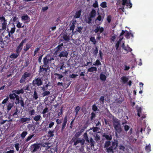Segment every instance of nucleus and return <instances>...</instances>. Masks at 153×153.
Listing matches in <instances>:
<instances>
[{
	"mask_svg": "<svg viewBox=\"0 0 153 153\" xmlns=\"http://www.w3.org/2000/svg\"><path fill=\"white\" fill-rule=\"evenodd\" d=\"M124 36L126 38H128L131 37L133 38L134 36L133 33H131V31H130L129 32L127 30H122L121 32L119 38H124Z\"/></svg>",
	"mask_w": 153,
	"mask_h": 153,
	"instance_id": "nucleus-1",
	"label": "nucleus"
},
{
	"mask_svg": "<svg viewBox=\"0 0 153 153\" xmlns=\"http://www.w3.org/2000/svg\"><path fill=\"white\" fill-rule=\"evenodd\" d=\"M113 126L115 131H116V135H117V132L120 133L122 131L121 125L120 122L118 120L116 119H114L113 122Z\"/></svg>",
	"mask_w": 153,
	"mask_h": 153,
	"instance_id": "nucleus-2",
	"label": "nucleus"
},
{
	"mask_svg": "<svg viewBox=\"0 0 153 153\" xmlns=\"http://www.w3.org/2000/svg\"><path fill=\"white\" fill-rule=\"evenodd\" d=\"M122 5L123 6L119 8L122 12H124V6L126 5L127 8H130L132 6V4L130 0H122Z\"/></svg>",
	"mask_w": 153,
	"mask_h": 153,
	"instance_id": "nucleus-3",
	"label": "nucleus"
},
{
	"mask_svg": "<svg viewBox=\"0 0 153 153\" xmlns=\"http://www.w3.org/2000/svg\"><path fill=\"white\" fill-rule=\"evenodd\" d=\"M122 39H120L117 42L116 44V49H117L119 45H122L123 48L125 50L130 51H132V49L130 48H126L124 47V43L123 41H122Z\"/></svg>",
	"mask_w": 153,
	"mask_h": 153,
	"instance_id": "nucleus-4",
	"label": "nucleus"
},
{
	"mask_svg": "<svg viewBox=\"0 0 153 153\" xmlns=\"http://www.w3.org/2000/svg\"><path fill=\"white\" fill-rule=\"evenodd\" d=\"M96 15V12L95 10L94 9H92L91 11L89 14V17L88 18V21H87V23L90 24L91 23L92 21V19L94 18Z\"/></svg>",
	"mask_w": 153,
	"mask_h": 153,
	"instance_id": "nucleus-5",
	"label": "nucleus"
},
{
	"mask_svg": "<svg viewBox=\"0 0 153 153\" xmlns=\"http://www.w3.org/2000/svg\"><path fill=\"white\" fill-rule=\"evenodd\" d=\"M111 145L109 148L107 149V152H109L112 151L113 149H115L118 146V142L116 140H114V141L112 142Z\"/></svg>",
	"mask_w": 153,
	"mask_h": 153,
	"instance_id": "nucleus-6",
	"label": "nucleus"
},
{
	"mask_svg": "<svg viewBox=\"0 0 153 153\" xmlns=\"http://www.w3.org/2000/svg\"><path fill=\"white\" fill-rule=\"evenodd\" d=\"M31 76V74L29 73L26 72L24 73V74L22 76V78L20 80V83H23L26 80L28 77H29Z\"/></svg>",
	"mask_w": 153,
	"mask_h": 153,
	"instance_id": "nucleus-7",
	"label": "nucleus"
},
{
	"mask_svg": "<svg viewBox=\"0 0 153 153\" xmlns=\"http://www.w3.org/2000/svg\"><path fill=\"white\" fill-rule=\"evenodd\" d=\"M40 144H39L35 143L32 145L31 146V149L32 153H34L40 149Z\"/></svg>",
	"mask_w": 153,
	"mask_h": 153,
	"instance_id": "nucleus-8",
	"label": "nucleus"
},
{
	"mask_svg": "<svg viewBox=\"0 0 153 153\" xmlns=\"http://www.w3.org/2000/svg\"><path fill=\"white\" fill-rule=\"evenodd\" d=\"M42 81L39 78H37L33 81V84L34 85L40 86L42 84Z\"/></svg>",
	"mask_w": 153,
	"mask_h": 153,
	"instance_id": "nucleus-9",
	"label": "nucleus"
},
{
	"mask_svg": "<svg viewBox=\"0 0 153 153\" xmlns=\"http://www.w3.org/2000/svg\"><path fill=\"white\" fill-rule=\"evenodd\" d=\"M25 39L23 40L21 43L19 45L18 47L16 49V52L17 53H18L22 49V47L23 45V44L24 42H25Z\"/></svg>",
	"mask_w": 153,
	"mask_h": 153,
	"instance_id": "nucleus-10",
	"label": "nucleus"
},
{
	"mask_svg": "<svg viewBox=\"0 0 153 153\" xmlns=\"http://www.w3.org/2000/svg\"><path fill=\"white\" fill-rule=\"evenodd\" d=\"M68 53L65 51H64L60 52L59 56L61 58L63 57H67L68 55Z\"/></svg>",
	"mask_w": 153,
	"mask_h": 153,
	"instance_id": "nucleus-11",
	"label": "nucleus"
},
{
	"mask_svg": "<svg viewBox=\"0 0 153 153\" xmlns=\"http://www.w3.org/2000/svg\"><path fill=\"white\" fill-rule=\"evenodd\" d=\"M63 46V45L62 44L60 45H58L55 48V52L54 53V54H57V52L59 51H61L62 50V47Z\"/></svg>",
	"mask_w": 153,
	"mask_h": 153,
	"instance_id": "nucleus-12",
	"label": "nucleus"
},
{
	"mask_svg": "<svg viewBox=\"0 0 153 153\" xmlns=\"http://www.w3.org/2000/svg\"><path fill=\"white\" fill-rule=\"evenodd\" d=\"M76 20H73L72 22L71 25L70 27V30H72L73 31L75 27V25L76 24Z\"/></svg>",
	"mask_w": 153,
	"mask_h": 153,
	"instance_id": "nucleus-13",
	"label": "nucleus"
},
{
	"mask_svg": "<svg viewBox=\"0 0 153 153\" xmlns=\"http://www.w3.org/2000/svg\"><path fill=\"white\" fill-rule=\"evenodd\" d=\"M32 118L33 120L36 121H40L42 118L40 114H36Z\"/></svg>",
	"mask_w": 153,
	"mask_h": 153,
	"instance_id": "nucleus-14",
	"label": "nucleus"
},
{
	"mask_svg": "<svg viewBox=\"0 0 153 153\" xmlns=\"http://www.w3.org/2000/svg\"><path fill=\"white\" fill-rule=\"evenodd\" d=\"M82 13V10L80 9L78 11L76 12L75 15L74 16V18H79L81 15Z\"/></svg>",
	"mask_w": 153,
	"mask_h": 153,
	"instance_id": "nucleus-15",
	"label": "nucleus"
},
{
	"mask_svg": "<svg viewBox=\"0 0 153 153\" xmlns=\"http://www.w3.org/2000/svg\"><path fill=\"white\" fill-rule=\"evenodd\" d=\"M21 19L22 21H26V22H27L30 21V18L29 16L27 15L22 16L21 17Z\"/></svg>",
	"mask_w": 153,
	"mask_h": 153,
	"instance_id": "nucleus-16",
	"label": "nucleus"
},
{
	"mask_svg": "<svg viewBox=\"0 0 153 153\" xmlns=\"http://www.w3.org/2000/svg\"><path fill=\"white\" fill-rule=\"evenodd\" d=\"M67 116H66L64 119V120L63 121V123L62 124V130H63L64 128H65V126L66 125V124L67 123Z\"/></svg>",
	"mask_w": 153,
	"mask_h": 153,
	"instance_id": "nucleus-17",
	"label": "nucleus"
},
{
	"mask_svg": "<svg viewBox=\"0 0 153 153\" xmlns=\"http://www.w3.org/2000/svg\"><path fill=\"white\" fill-rule=\"evenodd\" d=\"M18 95L15 93L10 94H9V98L10 99L14 100Z\"/></svg>",
	"mask_w": 153,
	"mask_h": 153,
	"instance_id": "nucleus-18",
	"label": "nucleus"
},
{
	"mask_svg": "<svg viewBox=\"0 0 153 153\" xmlns=\"http://www.w3.org/2000/svg\"><path fill=\"white\" fill-rule=\"evenodd\" d=\"M97 71V68L96 67H91L89 68H88V72H91L94 71Z\"/></svg>",
	"mask_w": 153,
	"mask_h": 153,
	"instance_id": "nucleus-19",
	"label": "nucleus"
},
{
	"mask_svg": "<svg viewBox=\"0 0 153 153\" xmlns=\"http://www.w3.org/2000/svg\"><path fill=\"white\" fill-rule=\"evenodd\" d=\"M14 105V103H9L8 104V105H7V111L8 112L9 110L11 109L13 107Z\"/></svg>",
	"mask_w": 153,
	"mask_h": 153,
	"instance_id": "nucleus-20",
	"label": "nucleus"
},
{
	"mask_svg": "<svg viewBox=\"0 0 153 153\" xmlns=\"http://www.w3.org/2000/svg\"><path fill=\"white\" fill-rule=\"evenodd\" d=\"M30 118H24L22 117L20 119V122L22 123H24L30 120Z\"/></svg>",
	"mask_w": 153,
	"mask_h": 153,
	"instance_id": "nucleus-21",
	"label": "nucleus"
},
{
	"mask_svg": "<svg viewBox=\"0 0 153 153\" xmlns=\"http://www.w3.org/2000/svg\"><path fill=\"white\" fill-rule=\"evenodd\" d=\"M24 92L23 89H21L18 90H14L12 91L13 92L15 93L18 94H19L21 93L22 94L24 93Z\"/></svg>",
	"mask_w": 153,
	"mask_h": 153,
	"instance_id": "nucleus-22",
	"label": "nucleus"
},
{
	"mask_svg": "<svg viewBox=\"0 0 153 153\" xmlns=\"http://www.w3.org/2000/svg\"><path fill=\"white\" fill-rule=\"evenodd\" d=\"M3 22L2 23V30H5L6 28V26L7 25V20L3 21Z\"/></svg>",
	"mask_w": 153,
	"mask_h": 153,
	"instance_id": "nucleus-23",
	"label": "nucleus"
},
{
	"mask_svg": "<svg viewBox=\"0 0 153 153\" xmlns=\"http://www.w3.org/2000/svg\"><path fill=\"white\" fill-rule=\"evenodd\" d=\"M103 136L104 137H105L106 139L108 140H111L112 138V137L111 135H109L106 134H104L103 135Z\"/></svg>",
	"mask_w": 153,
	"mask_h": 153,
	"instance_id": "nucleus-24",
	"label": "nucleus"
},
{
	"mask_svg": "<svg viewBox=\"0 0 153 153\" xmlns=\"http://www.w3.org/2000/svg\"><path fill=\"white\" fill-rule=\"evenodd\" d=\"M100 78L102 81H105L106 78V77L104 74H101L100 75Z\"/></svg>",
	"mask_w": 153,
	"mask_h": 153,
	"instance_id": "nucleus-25",
	"label": "nucleus"
},
{
	"mask_svg": "<svg viewBox=\"0 0 153 153\" xmlns=\"http://www.w3.org/2000/svg\"><path fill=\"white\" fill-rule=\"evenodd\" d=\"M15 30V26H14L13 27L11 28L10 31H8L9 35L10 36V34L12 35L14 33Z\"/></svg>",
	"mask_w": 153,
	"mask_h": 153,
	"instance_id": "nucleus-26",
	"label": "nucleus"
},
{
	"mask_svg": "<svg viewBox=\"0 0 153 153\" xmlns=\"http://www.w3.org/2000/svg\"><path fill=\"white\" fill-rule=\"evenodd\" d=\"M121 80L123 83H125L128 80V78L126 76H123L121 78Z\"/></svg>",
	"mask_w": 153,
	"mask_h": 153,
	"instance_id": "nucleus-27",
	"label": "nucleus"
},
{
	"mask_svg": "<svg viewBox=\"0 0 153 153\" xmlns=\"http://www.w3.org/2000/svg\"><path fill=\"white\" fill-rule=\"evenodd\" d=\"M137 115L139 117H140V114L141 112V108L140 107H137Z\"/></svg>",
	"mask_w": 153,
	"mask_h": 153,
	"instance_id": "nucleus-28",
	"label": "nucleus"
},
{
	"mask_svg": "<svg viewBox=\"0 0 153 153\" xmlns=\"http://www.w3.org/2000/svg\"><path fill=\"white\" fill-rule=\"evenodd\" d=\"M31 45L30 44H27L25 46L24 48V50L26 51H27L30 48Z\"/></svg>",
	"mask_w": 153,
	"mask_h": 153,
	"instance_id": "nucleus-29",
	"label": "nucleus"
},
{
	"mask_svg": "<svg viewBox=\"0 0 153 153\" xmlns=\"http://www.w3.org/2000/svg\"><path fill=\"white\" fill-rule=\"evenodd\" d=\"M77 28L76 29V31L79 33H81L83 27L79 26L78 25H77Z\"/></svg>",
	"mask_w": 153,
	"mask_h": 153,
	"instance_id": "nucleus-30",
	"label": "nucleus"
},
{
	"mask_svg": "<svg viewBox=\"0 0 153 153\" xmlns=\"http://www.w3.org/2000/svg\"><path fill=\"white\" fill-rule=\"evenodd\" d=\"M111 145V142L109 141H106L105 142L104 145V147L106 148H109L108 147Z\"/></svg>",
	"mask_w": 153,
	"mask_h": 153,
	"instance_id": "nucleus-31",
	"label": "nucleus"
},
{
	"mask_svg": "<svg viewBox=\"0 0 153 153\" xmlns=\"http://www.w3.org/2000/svg\"><path fill=\"white\" fill-rule=\"evenodd\" d=\"M146 151L149 152H150L151 149V145L149 144L148 146H146Z\"/></svg>",
	"mask_w": 153,
	"mask_h": 153,
	"instance_id": "nucleus-32",
	"label": "nucleus"
},
{
	"mask_svg": "<svg viewBox=\"0 0 153 153\" xmlns=\"http://www.w3.org/2000/svg\"><path fill=\"white\" fill-rule=\"evenodd\" d=\"M33 97L36 100L38 98V96L37 93L36 91H34V94L33 95Z\"/></svg>",
	"mask_w": 153,
	"mask_h": 153,
	"instance_id": "nucleus-33",
	"label": "nucleus"
},
{
	"mask_svg": "<svg viewBox=\"0 0 153 153\" xmlns=\"http://www.w3.org/2000/svg\"><path fill=\"white\" fill-rule=\"evenodd\" d=\"M103 19H102V16H101L99 15L95 19V21L96 22L97 21H101V22H102Z\"/></svg>",
	"mask_w": 153,
	"mask_h": 153,
	"instance_id": "nucleus-34",
	"label": "nucleus"
},
{
	"mask_svg": "<svg viewBox=\"0 0 153 153\" xmlns=\"http://www.w3.org/2000/svg\"><path fill=\"white\" fill-rule=\"evenodd\" d=\"M27 127L30 130H31L32 131L34 130L35 129V127L34 126L31 124H29L27 126Z\"/></svg>",
	"mask_w": 153,
	"mask_h": 153,
	"instance_id": "nucleus-35",
	"label": "nucleus"
},
{
	"mask_svg": "<svg viewBox=\"0 0 153 153\" xmlns=\"http://www.w3.org/2000/svg\"><path fill=\"white\" fill-rule=\"evenodd\" d=\"M100 6L103 8H105L107 7V3L106 2H103L100 4Z\"/></svg>",
	"mask_w": 153,
	"mask_h": 153,
	"instance_id": "nucleus-36",
	"label": "nucleus"
},
{
	"mask_svg": "<svg viewBox=\"0 0 153 153\" xmlns=\"http://www.w3.org/2000/svg\"><path fill=\"white\" fill-rule=\"evenodd\" d=\"M88 142L90 143V144L91 146H94V142L92 138H90V140H89V142Z\"/></svg>",
	"mask_w": 153,
	"mask_h": 153,
	"instance_id": "nucleus-37",
	"label": "nucleus"
},
{
	"mask_svg": "<svg viewBox=\"0 0 153 153\" xmlns=\"http://www.w3.org/2000/svg\"><path fill=\"white\" fill-rule=\"evenodd\" d=\"M54 132V131H49L48 132V134L49 136L50 137H52L54 136L53 133Z\"/></svg>",
	"mask_w": 153,
	"mask_h": 153,
	"instance_id": "nucleus-38",
	"label": "nucleus"
},
{
	"mask_svg": "<svg viewBox=\"0 0 153 153\" xmlns=\"http://www.w3.org/2000/svg\"><path fill=\"white\" fill-rule=\"evenodd\" d=\"M18 55L19 54L18 53H17L16 54L13 53L10 55V57L11 58L15 59L16 58L18 57Z\"/></svg>",
	"mask_w": 153,
	"mask_h": 153,
	"instance_id": "nucleus-39",
	"label": "nucleus"
},
{
	"mask_svg": "<svg viewBox=\"0 0 153 153\" xmlns=\"http://www.w3.org/2000/svg\"><path fill=\"white\" fill-rule=\"evenodd\" d=\"M44 63L45 65H47L48 64V59L47 57H45L44 59Z\"/></svg>",
	"mask_w": 153,
	"mask_h": 153,
	"instance_id": "nucleus-40",
	"label": "nucleus"
},
{
	"mask_svg": "<svg viewBox=\"0 0 153 153\" xmlns=\"http://www.w3.org/2000/svg\"><path fill=\"white\" fill-rule=\"evenodd\" d=\"M22 23L20 22H18L17 24L16 27L18 28H20L21 27H24V25L22 26Z\"/></svg>",
	"mask_w": 153,
	"mask_h": 153,
	"instance_id": "nucleus-41",
	"label": "nucleus"
},
{
	"mask_svg": "<svg viewBox=\"0 0 153 153\" xmlns=\"http://www.w3.org/2000/svg\"><path fill=\"white\" fill-rule=\"evenodd\" d=\"M111 15H109L107 17V20L108 23H110L111 21Z\"/></svg>",
	"mask_w": 153,
	"mask_h": 153,
	"instance_id": "nucleus-42",
	"label": "nucleus"
},
{
	"mask_svg": "<svg viewBox=\"0 0 153 153\" xmlns=\"http://www.w3.org/2000/svg\"><path fill=\"white\" fill-rule=\"evenodd\" d=\"M101 64V63L100 61L99 60H96V62L93 64L94 65L98 66L100 65Z\"/></svg>",
	"mask_w": 153,
	"mask_h": 153,
	"instance_id": "nucleus-43",
	"label": "nucleus"
},
{
	"mask_svg": "<svg viewBox=\"0 0 153 153\" xmlns=\"http://www.w3.org/2000/svg\"><path fill=\"white\" fill-rule=\"evenodd\" d=\"M27 132L24 131L23 132L21 135V137L23 138H24L27 135Z\"/></svg>",
	"mask_w": 153,
	"mask_h": 153,
	"instance_id": "nucleus-44",
	"label": "nucleus"
},
{
	"mask_svg": "<svg viewBox=\"0 0 153 153\" xmlns=\"http://www.w3.org/2000/svg\"><path fill=\"white\" fill-rule=\"evenodd\" d=\"M92 6L94 8L97 7H98V2L97 1H95L94 3L93 4Z\"/></svg>",
	"mask_w": 153,
	"mask_h": 153,
	"instance_id": "nucleus-45",
	"label": "nucleus"
},
{
	"mask_svg": "<svg viewBox=\"0 0 153 153\" xmlns=\"http://www.w3.org/2000/svg\"><path fill=\"white\" fill-rule=\"evenodd\" d=\"M80 108L79 106H77V107H76L75 109V111L76 112V116L77 115L78 112L79 111V110H80Z\"/></svg>",
	"mask_w": 153,
	"mask_h": 153,
	"instance_id": "nucleus-46",
	"label": "nucleus"
},
{
	"mask_svg": "<svg viewBox=\"0 0 153 153\" xmlns=\"http://www.w3.org/2000/svg\"><path fill=\"white\" fill-rule=\"evenodd\" d=\"M19 97L18 95L16 98V102L15 103L16 104H19Z\"/></svg>",
	"mask_w": 153,
	"mask_h": 153,
	"instance_id": "nucleus-47",
	"label": "nucleus"
},
{
	"mask_svg": "<svg viewBox=\"0 0 153 153\" xmlns=\"http://www.w3.org/2000/svg\"><path fill=\"white\" fill-rule=\"evenodd\" d=\"M54 75L58 76L57 78L58 79H61L63 77V76L61 74H59L57 73H55Z\"/></svg>",
	"mask_w": 153,
	"mask_h": 153,
	"instance_id": "nucleus-48",
	"label": "nucleus"
},
{
	"mask_svg": "<svg viewBox=\"0 0 153 153\" xmlns=\"http://www.w3.org/2000/svg\"><path fill=\"white\" fill-rule=\"evenodd\" d=\"M34 134H32L28 136L26 139V141L27 142L30 140L34 136Z\"/></svg>",
	"mask_w": 153,
	"mask_h": 153,
	"instance_id": "nucleus-49",
	"label": "nucleus"
},
{
	"mask_svg": "<svg viewBox=\"0 0 153 153\" xmlns=\"http://www.w3.org/2000/svg\"><path fill=\"white\" fill-rule=\"evenodd\" d=\"M50 93V92L49 91H45L43 93L42 95L43 97H44L49 94Z\"/></svg>",
	"mask_w": 153,
	"mask_h": 153,
	"instance_id": "nucleus-50",
	"label": "nucleus"
},
{
	"mask_svg": "<svg viewBox=\"0 0 153 153\" xmlns=\"http://www.w3.org/2000/svg\"><path fill=\"white\" fill-rule=\"evenodd\" d=\"M91 130H92L94 132H96L97 131L99 130V128L97 127H93L91 129Z\"/></svg>",
	"mask_w": 153,
	"mask_h": 153,
	"instance_id": "nucleus-51",
	"label": "nucleus"
},
{
	"mask_svg": "<svg viewBox=\"0 0 153 153\" xmlns=\"http://www.w3.org/2000/svg\"><path fill=\"white\" fill-rule=\"evenodd\" d=\"M9 99V97H7L2 102V104H5L8 101Z\"/></svg>",
	"mask_w": 153,
	"mask_h": 153,
	"instance_id": "nucleus-52",
	"label": "nucleus"
},
{
	"mask_svg": "<svg viewBox=\"0 0 153 153\" xmlns=\"http://www.w3.org/2000/svg\"><path fill=\"white\" fill-rule=\"evenodd\" d=\"M125 149V147L122 145H120L119 146V149L123 151H124Z\"/></svg>",
	"mask_w": 153,
	"mask_h": 153,
	"instance_id": "nucleus-53",
	"label": "nucleus"
},
{
	"mask_svg": "<svg viewBox=\"0 0 153 153\" xmlns=\"http://www.w3.org/2000/svg\"><path fill=\"white\" fill-rule=\"evenodd\" d=\"M19 144L18 143H16L15 145V147L16 150L18 151H19Z\"/></svg>",
	"mask_w": 153,
	"mask_h": 153,
	"instance_id": "nucleus-54",
	"label": "nucleus"
},
{
	"mask_svg": "<svg viewBox=\"0 0 153 153\" xmlns=\"http://www.w3.org/2000/svg\"><path fill=\"white\" fill-rule=\"evenodd\" d=\"M92 109L94 111H96L97 110V107L95 105H94L92 106Z\"/></svg>",
	"mask_w": 153,
	"mask_h": 153,
	"instance_id": "nucleus-55",
	"label": "nucleus"
},
{
	"mask_svg": "<svg viewBox=\"0 0 153 153\" xmlns=\"http://www.w3.org/2000/svg\"><path fill=\"white\" fill-rule=\"evenodd\" d=\"M29 113L31 115H33L35 113V111L34 109H33L29 111Z\"/></svg>",
	"mask_w": 153,
	"mask_h": 153,
	"instance_id": "nucleus-56",
	"label": "nucleus"
},
{
	"mask_svg": "<svg viewBox=\"0 0 153 153\" xmlns=\"http://www.w3.org/2000/svg\"><path fill=\"white\" fill-rule=\"evenodd\" d=\"M50 144L49 143H45L43 145V146L46 147L50 148L51 147V146H49Z\"/></svg>",
	"mask_w": 153,
	"mask_h": 153,
	"instance_id": "nucleus-57",
	"label": "nucleus"
},
{
	"mask_svg": "<svg viewBox=\"0 0 153 153\" xmlns=\"http://www.w3.org/2000/svg\"><path fill=\"white\" fill-rule=\"evenodd\" d=\"M84 137L85 140L88 142H89V140H88V138L87 136L86 133H85L84 134Z\"/></svg>",
	"mask_w": 153,
	"mask_h": 153,
	"instance_id": "nucleus-58",
	"label": "nucleus"
},
{
	"mask_svg": "<svg viewBox=\"0 0 153 153\" xmlns=\"http://www.w3.org/2000/svg\"><path fill=\"white\" fill-rule=\"evenodd\" d=\"M129 126L127 125H125L124 126V128L125 131H127L129 130Z\"/></svg>",
	"mask_w": 153,
	"mask_h": 153,
	"instance_id": "nucleus-59",
	"label": "nucleus"
},
{
	"mask_svg": "<svg viewBox=\"0 0 153 153\" xmlns=\"http://www.w3.org/2000/svg\"><path fill=\"white\" fill-rule=\"evenodd\" d=\"M99 27V31L100 33H101L102 32L104 31V28L103 27H100V26L98 27Z\"/></svg>",
	"mask_w": 153,
	"mask_h": 153,
	"instance_id": "nucleus-60",
	"label": "nucleus"
},
{
	"mask_svg": "<svg viewBox=\"0 0 153 153\" xmlns=\"http://www.w3.org/2000/svg\"><path fill=\"white\" fill-rule=\"evenodd\" d=\"M6 20L5 18L3 16H2L1 17H0V20L1 21V22L4 21L5 22Z\"/></svg>",
	"mask_w": 153,
	"mask_h": 153,
	"instance_id": "nucleus-61",
	"label": "nucleus"
},
{
	"mask_svg": "<svg viewBox=\"0 0 153 153\" xmlns=\"http://www.w3.org/2000/svg\"><path fill=\"white\" fill-rule=\"evenodd\" d=\"M95 137L96 139L97 140H100V137L99 135L97 134H96V135L95 136Z\"/></svg>",
	"mask_w": 153,
	"mask_h": 153,
	"instance_id": "nucleus-62",
	"label": "nucleus"
},
{
	"mask_svg": "<svg viewBox=\"0 0 153 153\" xmlns=\"http://www.w3.org/2000/svg\"><path fill=\"white\" fill-rule=\"evenodd\" d=\"M48 109L47 108H45L43 111L42 112V113L43 114H45V113H46L47 112H48Z\"/></svg>",
	"mask_w": 153,
	"mask_h": 153,
	"instance_id": "nucleus-63",
	"label": "nucleus"
},
{
	"mask_svg": "<svg viewBox=\"0 0 153 153\" xmlns=\"http://www.w3.org/2000/svg\"><path fill=\"white\" fill-rule=\"evenodd\" d=\"M54 125V123L53 122H51L49 124V127L50 128H51Z\"/></svg>",
	"mask_w": 153,
	"mask_h": 153,
	"instance_id": "nucleus-64",
	"label": "nucleus"
}]
</instances>
